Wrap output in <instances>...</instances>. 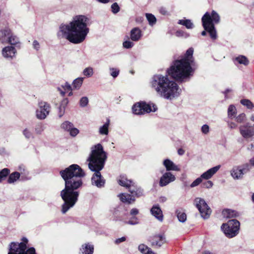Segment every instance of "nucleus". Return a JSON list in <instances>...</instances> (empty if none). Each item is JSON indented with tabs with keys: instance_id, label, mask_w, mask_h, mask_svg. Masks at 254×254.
<instances>
[{
	"instance_id": "obj_1",
	"label": "nucleus",
	"mask_w": 254,
	"mask_h": 254,
	"mask_svg": "<svg viewBox=\"0 0 254 254\" xmlns=\"http://www.w3.org/2000/svg\"><path fill=\"white\" fill-rule=\"evenodd\" d=\"M193 53V49L190 48L182 59L173 62L172 65L167 69L165 75L158 74L153 76L151 82L152 87L161 96L171 99L179 96L178 84L171 80L168 75L177 82L188 81L194 72L192 67L195 65Z\"/></svg>"
},
{
	"instance_id": "obj_2",
	"label": "nucleus",
	"mask_w": 254,
	"mask_h": 254,
	"mask_svg": "<svg viewBox=\"0 0 254 254\" xmlns=\"http://www.w3.org/2000/svg\"><path fill=\"white\" fill-rule=\"evenodd\" d=\"M60 174L64 181V188L61 191V196L64 201L62 211L66 213L72 207L78 200V189L83 185L82 178L85 176L83 170L77 164H72L60 171Z\"/></svg>"
},
{
	"instance_id": "obj_3",
	"label": "nucleus",
	"mask_w": 254,
	"mask_h": 254,
	"mask_svg": "<svg viewBox=\"0 0 254 254\" xmlns=\"http://www.w3.org/2000/svg\"><path fill=\"white\" fill-rule=\"evenodd\" d=\"M88 18L84 15L76 16L68 24L60 27L61 31L65 38L73 44L82 42L89 32L87 22Z\"/></svg>"
},
{
	"instance_id": "obj_4",
	"label": "nucleus",
	"mask_w": 254,
	"mask_h": 254,
	"mask_svg": "<svg viewBox=\"0 0 254 254\" xmlns=\"http://www.w3.org/2000/svg\"><path fill=\"white\" fill-rule=\"evenodd\" d=\"M106 158V153L104 151L102 145L98 143L92 147L91 152L87 159V161L89 162V169L95 172L91 178L92 184L98 188L104 187L105 184V180L101 175L100 171L104 167Z\"/></svg>"
},
{
	"instance_id": "obj_5",
	"label": "nucleus",
	"mask_w": 254,
	"mask_h": 254,
	"mask_svg": "<svg viewBox=\"0 0 254 254\" xmlns=\"http://www.w3.org/2000/svg\"><path fill=\"white\" fill-rule=\"evenodd\" d=\"M220 19L219 14L215 10H212L211 13L206 12L201 18L202 24L204 29L202 31L201 35L205 36L207 32L212 40H216L217 35L215 24H218L220 22Z\"/></svg>"
},
{
	"instance_id": "obj_6",
	"label": "nucleus",
	"mask_w": 254,
	"mask_h": 254,
	"mask_svg": "<svg viewBox=\"0 0 254 254\" xmlns=\"http://www.w3.org/2000/svg\"><path fill=\"white\" fill-rule=\"evenodd\" d=\"M128 191L130 193H122L118 195L121 201L128 204L134 203L135 201V198L145 195L144 190L134 183L129 188Z\"/></svg>"
},
{
	"instance_id": "obj_7",
	"label": "nucleus",
	"mask_w": 254,
	"mask_h": 254,
	"mask_svg": "<svg viewBox=\"0 0 254 254\" xmlns=\"http://www.w3.org/2000/svg\"><path fill=\"white\" fill-rule=\"evenodd\" d=\"M21 242H11L9 245V252L7 254H36L33 247L27 249L28 239L25 237L21 239Z\"/></svg>"
},
{
	"instance_id": "obj_8",
	"label": "nucleus",
	"mask_w": 254,
	"mask_h": 254,
	"mask_svg": "<svg viewBox=\"0 0 254 254\" xmlns=\"http://www.w3.org/2000/svg\"><path fill=\"white\" fill-rule=\"evenodd\" d=\"M240 223L236 219L229 220L226 223L221 226L225 236L228 238H232L236 236L239 233Z\"/></svg>"
},
{
	"instance_id": "obj_9",
	"label": "nucleus",
	"mask_w": 254,
	"mask_h": 254,
	"mask_svg": "<svg viewBox=\"0 0 254 254\" xmlns=\"http://www.w3.org/2000/svg\"><path fill=\"white\" fill-rule=\"evenodd\" d=\"M132 110L134 114L143 115L151 112H156L157 110V107L154 103H147L145 101H140L133 105Z\"/></svg>"
},
{
	"instance_id": "obj_10",
	"label": "nucleus",
	"mask_w": 254,
	"mask_h": 254,
	"mask_svg": "<svg viewBox=\"0 0 254 254\" xmlns=\"http://www.w3.org/2000/svg\"><path fill=\"white\" fill-rule=\"evenodd\" d=\"M195 201L196 202V207L198 209L202 217L204 219L209 218L211 210L205 200L202 198H196L195 199Z\"/></svg>"
},
{
	"instance_id": "obj_11",
	"label": "nucleus",
	"mask_w": 254,
	"mask_h": 254,
	"mask_svg": "<svg viewBox=\"0 0 254 254\" xmlns=\"http://www.w3.org/2000/svg\"><path fill=\"white\" fill-rule=\"evenodd\" d=\"M151 246L155 248H159L167 243L165 235L163 233L154 234L149 238Z\"/></svg>"
},
{
	"instance_id": "obj_12",
	"label": "nucleus",
	"mask_w": 254,
	"mask_h": 254,
	"mask_svg": "<svg viewBox=\"0 0 254 254\" xmlns=\"http://www.w3.org/2000/svg\"><path fill=\"white\" fill-rule=\"evenodd\" d=\"M51 106L47 102L41 101L39 103V109L36 111V117L40 120L45 119L49 115Z\"/></svg>"
},
{
	"instance_id": "obj_13",
	"label": "nucleus",
	"mask_w": 254,
	"mask_h": 254,
	"mask_svg": "<svg viewBox=\"0 0 254 254\" xmlns=\"http://www.w3.org/2000/svg\"><path fill=\"white\" fill-rule=\"evenodd\" d=\"M239 130L241 135L245 139L251 138L254 136V125L251 126L247 123L239 127Z\"/></svg>"
},
{
	"instance_id": "obj_14",
	"label": "nucleus",
	"mask_w": 254,
	"mask_h": 254,
	"mask_svg": "<svg viewBox=\"0 0 254 254\" xmlns=\"http://www.w3.org/2000/svg\"><path fill=\"white\" fill-rule=\"evenodd\" d=\"M244 168H241L240 167H234L231 171V174L234 179H240L242 178L244 175V171L246 170L249 171V165L246 163L243 165Z\"/></svg>"
},
{
	"instance_id": "obj_15",
	"label": "nucleus",
	"mask_w": 254,
	"mask_h": 254,
	"mask_svg": "<svg viewBox=\"0 0 254 254\" xmlns=\"http://www.w3.org/2000/svg\"><path fill=\"white\" fill-rule=\"evenodd\" d=\"M175 176L170 172L164 173L161 177L159 181V185L161 187L166 186L170 183L175 180Z\"/></svg>"
},
{
	"instance_id": "obj_16",
	"label": "nucleus",
	"mask_w": 254,
	"mask_h": 254,
	"mask_svg": "<svg viewBox=\"0 0 254 254\" xmlns=\"http://www.w3.org/2000/svg\"><path fill=\"white\" fill-rule=\"evenodd\" d=\"M16 50L14 47L7 46L2 50L3 56L5 58H11L15 57Z\"/></svg>"
},
{
	"instance_id": "obj_17",
	"label": "nucleus",
	"mask_w": 254,
	"mask_h": 254,
	"mask_svg": "<svg viewBox=\"0 0 254 254\" xmlns=\"http://www.w3.org/2000/svg\"><path fill=\"white\" fill-rule=\"evenodd\" d=\"M150 211L151 214L159 221L163 220V215L162 211L158 205H153L151 208Z\"/></svg>"
},
{
	"instance_id": "obj_18",
	"label": "nucleus",
	"mask_w": 254,
	"mask_h": 254,
	"mask_svg": "<svg viewBox=\"0 0 254 254\" xmlns=\"http://www.w3.org/2000/svg\"><path fill=\"white\" fill-rule=\"evenodd\" d=\"M219 165L216 166L203 173L200 176L202 179L208 180L211 178L220 169Z\"/></svg>"
},
{
	"instance_id": "obj_19",
	"label": "nucleus",
	"mask_w": 254,
	"mask_h": 254,
	"mask_svg": "<svg viewBox=\"0 0 254 254\" xmlns=\"http://www.w3.org/2000/svg\"><path fill=\"white\" fill-rule=\"evenodd\" d=\"M142 36L141 30L138 27H135L131 29L130 37L133 41H138Z\"/></svg>"
},
{
	"instance_id": "obj_20",
	"label": "nucleus",
	"mask_w": 254,
	"mask_h": 254,
	"mask_svg": "<svg viewBox=\"0 0 254 254\" xmlns=\"http://www.w3.org/2000/svg\"><path fill=\"white\" fill-rule=\"evenodd\" d=\"M163 165L165 167L166 170L169 171H179V168L172 161L167 159L163 162Z\"/></svg>"
},
{
	"instance_id": "obj_21",
	"label": "nucleus",
	"mask_w": 254,
	"mask_h": 254,
	"mask_svg": "<svg viewBox=\"0 0 254 254\" xmlns=\"http://www.w3.org/2000/svg\"><path fill=\"white\" fill-rule=\"evenodd\" d=\"M11 33V30L8 28L0 30V41L2 43H6L7 38L10 36Z\"/></svg>"
},
{
	"instance_id": "obj_22",
	"label": "nucleus",
	"mask_w": 254,
	"mask_h": 254,
	"mask_svg": "<svg viewBox=\"0 0 254 254\" xmlns=\"http://www.w3.org/2000/svg\"><path fill=\"white\" fill-rule=\"evenodd\" d=\"M133 183L131 180H128L126 177L122 176H120V178L118 180V184L120 186L126 187L128 190Z\"/></svg>"
},
{
	"instance_id": "obj_23",
	"label": "nucleus",
	"mask_w": 254,
	"mask_h": 254,
	"mask_svg": "<svg viewBox=\"0 0 254 254\" xmlns=\"http://www.w3.org/2000/svg\"><path fill=\"white\" fill-rule=\"evenodd\" d=\"M80 250L82 254H93L94 246L89 244H85L82 245Z\"/></svg>"
},
{
	"instance_id": "obj_24",
	"label": "nucleus",
	"mask_w": 254,
	"mask_h": 254,
	"mask_svg": "<svg viewBox=\"0 0 254 254\" xmlns=\"http://www.w3.org/2000/svg\"><path fill=\"white\" fill-rule=\"evenodd\" d=\"M223 215L227 218H235L239 216V213L234 210L226 209L222 211Z\"/></svg>"
},
{
	"instance_id": "obj_25",
	"label": "nucleus",
	"mask_w": 254,
	"mask_h": 254,
	"mask_svg": "<svg viewBox=\"0 0 254 254\" xmlns=\"http://www.w3.org/2000/svg\"><path fill=\"white\" fill-rule=\"evenodd\" d=\"M234 62H237L239 64H243L245 66L248 65L249 64V61L248 58L243 55H240L236 57L234 60Z\"/></svg>"
},
{
	"instance_id": "obj_26",
	"label": "nucleus",
	"mask_w": 254,
	"mask_h": 254,
	"mask_svg": "<svg viewBox=\"0 0 254 254\" xmlns=\"http://www.w3.org/2000/svg\"><path fill=\"white\" fill-rule=\"evenodd\" d=\"M110 119L107 118L106 123L99 128V133L102 135H107L109 132Z\"/></svg>"
},
{
	"instance_id": "obj_27",
	"label": "nucleus",
	"mask_w": 254,
	"mask_h": 254,
	"mask_svg": "<svg viewBox=\"0 0 254 254\" xmlns=\"http://www.w3.org/2000/svg\"><path fill=\"white\" fill-rule=\"evenodd\" d=\"M20 174L18 172H14L11 174H9L7 179V183L12 184L20 178Z\"/></svg>"
},
{
	"instance_id": "obj_28",
	"label": "nucleus",
	"mask_w": 254,
	"mask_h": 254,
	"mask_svg": "<svg viewBox=\"0 0 254 254\" xmlns=\"http://www.w3.org/2000/svg\"><path fill=\"white\" fill-rule=\"evenodd\" d=\"M178 23L185 26L187 29H192L193 27V24L190 19H181L178 21Z\"/></svg>"
},
{
	"instance_id": "obj_29",
	"label": "nucleus",
	"mask_w": 254,
	"mask_h": 254,
	"mask_svg": "<svg viewBox=\"0 0 254 254\" xmlns=\"http://www.w3.org/2000/svg\"><path fill=\"white\" fill-rule=\"evenodd\" d=\"M10 170L8 168H4L0 171V183L5 180L10 174Z\"/></svg>"
},
{
	"instance_id": "obj_30",
	"label": "nucleus",
	"mask_w": 254,
	"mask_h": 254,
	"mask_svg": "<svg viewBox=\"0 0 254 254\" xmlns=\"http://www.w3.org/2000/svg\"><path fill=\"white\" fill-rule=\"evenodd\" d=\"M237 111L235 106L233 105H231L229 106L228 109V116L231 119L234 118L236 115Z\"/></svg>"
},
{
	"instance_id": "obj_31",
	"label": "nucleus",
	"mask_w": 254,
	"mask_h": 254,
	"mask_svg": "<svg viewBox=\"0 0 254 254\" xmlns=\"http://www.w3.org/2000/svg\"><path fill=\"white\" fill-rule=\"evenodd\" d=\"M6 43L11 45H15L19 43L18 38L16 36L12 35L11 33L10 36L7 38Z\"/></svg>"
},
{
	"instance_id": "obj_32",
	"label": "nucleus",
	"mask_w": 254,
	"mask_h": 254,
	"mask_svg": "<svg viewBox=\"0 0 254 254\" xmlns=\"http://www.w3.org/2000/svg\"><path fill=\"white\" fill-rule=\"evenodd\" d=\"M83 79L82 77H78L74 80L72 83L73 89H78L82 84Z\"/></svg>"
},
{
	"instance_id": "obj_33",
	"label": "nucleus",
	"mask_w": 254,
	"mask_h": 254,
	"mask_svg": "<svg viewBox=\"0 0 254 254\" xmlns=\"http://www.w3.org/2000/svg\"><path fill=\"white\" fill-rule=\"evenodd\" d=\"M146 18L150 25L153 26L156 23V18L151 13H146Z\"/></svg>"
},
{
	"instance_id": "obj_34",
	"label": "nucleus",
	"mask_w": 254,
	"mask_h": 254,
	"mask_svg": "<svg viewBox=\"0 0 254 254\" xmlns=\"http://www.w3.org/2000/svg\"><path fill=\"white\" fill-rule=\"evenodd\" d=\"M176 214L179 221L181 222H184L186 221L187 219V215L185 212L177 210L176 211Z\"/></svg>"
},
{
	"instance_id": "obj_35",
	"label": "nucleus",
	"mask_w": 254,
	"mask_h": 254,
	"mask_svg": "<svg viewBox=\"0 0 254 254\" xmlns=\"http://www.w3.org/2000/svg\"><path fill=\"white\" fill-rule=\"evenodd\" d=\"M240 103L243 106L247 107L248 109H252L254 107L253 103L249 99H242Z\"/></svg>"
},
{
	"instance_id": "obj_36",
	"label": "nucleus",
	"mask_w": 254,
	"mask_h": 254,
	"mask_svg": "<svg viewBox=\"0 0 254 254\" xmlns=\"http://www.w3.org/2000/svg\"><path fill=\"white\" fill-rule=\"evenodd\" d=\"M72 127L73 124L68 121L64 122L61 125V127L62 128L68 131L70 129H71V127Z\"/></svg>"
},
{
	"instance_id": "obj_37",
	"label": "nucleus",
	"mask_w": 254,
	"mask_h": 254,
	"mask_svg": "<svg viewBox=\"0 0 254 254\" xmlns=\"http://www.w3.org/2000/svg\"><path fill=\"white\" fill-rule=\"evenodd\" d=\"M111 11L114 14H116L120 10V7L117 2H114L111 5Z\"/></svg>"
},
{
	"instance_id": "obj_38",
	"label": "nucleus",
	"mask_w": 254,
	"mask_h": 254,
	"mask_svg": "<svg viewBox=\"0 0 254 254\" xmlns=\"http://www.w3.org/2000/svg\"><path fill=\"white\" fill-rule=\"evenodd\" d=\"M246 114L242 113L236 117V121L238 123H242L246 119Z\"/></svg>"
},
{
	"instance_id": "obj_39",
	"label": "nucleus",
	"mask_w": 254,
	"mask_h": 254,
	"mask_svg": "<svg viewBox=\"0 0 254 254\" xmlns=\"http://www.w3.org/2000/svg\"><path fill=\"white\" fill-rule=\"evenodd\" d=\"M213 183L211 181H205L202 183L201 187L203 188L209 189L212 187Z\"/></svg>"
},
{
	"instance_id": "obj_40",
	"label": "nucleus",
	"mask_w": 254,
	"mask_h": 254,
	"mask_svg": "<svg viewBox=\"0 0 254 254\" xmlns=\"http://www.w3.org/2000/svg\"><path fill=\"white\" fill-rule=\"evenodd\" d=\"M88 99L86 97H82L80 100V105L81 107H84L87 105Z\"/></svg>"
},
{
	"instance_id": "obj_41",
	"label": "nucleus",
	"mask_w": 254,
	"mask_h": 254,
	"mask_svg": "<svg viewBox=\"0 0 254 254\" xmlns=\"http://www.w3.org/2000/svg\"><path fill=\"white\" fill-rule=\"evenodd\" d=\"M202 181V179L201 176L199 178H197L190 185L191 188L196 187L199 185Z\"/></svg>"
},
{
	"instance_id": "obj_42",
	"label": "nucleus",
	"mask_w": 254,
	"mask_h": 254,
	"mask_svg": "<svg viewBox=\"0 0 254 254\" xmlns=\"http://www.w3.org/2000/svg\"><path fill=\"white\" fill-rule=\"evenodd\" d=\"M83 74L87 76H91L93 74V69L91 67L86 68L83 70Z\"/></svg>"
},
{
	"instance_id": "obj_43",
	"label": "nucleus",
	"mask_w": 254,
	"mask_h": 254,
	"mask_svg": "<svg viewBox=\"0 0 254 254\" xmlns=\"http://www.w3.org/2000/svg\"><path fill=\"white\" fill-rule=\"evenodd\" d=\"M123 46L126 49H129L133 47V43L129 40H127L123 42Z\"/></svg>"
},
{
	"instance_id": "obj_44",
	"label": "nucleus",
	"mask_w": 254,
	"mask_h": 254,
	"mask_svg": "<svg viewBox=\"0 0 254 254\" xmlns=\"http://www.w3.org/2000/svg\"><path fill=\"white\" fill-rule=\"evenodd\" d=\"M68 131L70 135L73 137L75 136L79 133V130L76 128L73 127H71V129Z\"/></svg>"
},
{
	"instance_id": "obj_45",
	"label": "nucleus",
	"mask_w": 254,
	"mask_h": 254,
	"mask_svg": "<svg viewBox=\"0 0 254 254\" xmlns=\"http://www.w3.org/2000/svg\"><path fill=\"white\" fill-rule=\"evenodd\" d=\"M127 223L130 225L137 224L138 223V218L135 216H133L129 220Z\"/></svg>"
},
{
	"instance_id": "obj_46",
	"label": "nucleus",
	"mask_w": 254,
	"mask_h": 254,
	"mask_svg": "<svg viewBox=\"0 0 254 254\" xmlns=\"http://www.w3.org/2000/svg\"><path fill=\"white\" fill-rule=\"evenodd\" d=\"M111 70H112L111 74L114 78H115L118 76L120 72L119 69L112 68L111 69Z\"/></svg>"
},
{
	"instance_id": "obj_47",
	"label": "nucleus",
	"mask_w": 254,
	"mask_h": 254,
	"mask_svg": "<svg viewBox=\"0 0 254 254\" xmlns=\"http://www.w3.org/2000/svg\"><path fill=\"white\" fill-rule=\"evenodd\" d=\"M175 35L177 37H186L188 34L183 30H178L176 31Z\"/></svg>"
},
{
	"instance_id": "obj_48",
	"label": "nucleus",
	"mask_w": 254,
	"mask_h": 254,
	"mask_svg": "<svg viewBox=\"0 0 254 254\" xmlns=\"http://www.w3.org/2000/svg\"><path fill=\"white\" fill-rule=\"evenodd\" d=\"M23 133L27 138H30L32 136V133L27 128H25L23 130Z\"/></svg>"
},
{
	"instance_id": "obj_49",
	"label": "nucleus",
	"mask_w": 254,
	"mask_h": 254,
	"mask_svg": "<svg viewBox=\"0 0 254 254\" xmlns=\"http://www.w3.org/2000/svg\"><path fill=\"white\" fill-rule=\"evenodd\" d=\"M148 249V247L144 244L140 245L138 246V250L143 254H146V251Z\"/></svg>"
},
{
	"instance_id": "obj_50",
	"label": "nucleus",
	"mask_w": 254,
	"mask_h": 254,
	"mask_svg": "<svg viewBox=\"0 0 254 254\" xmlns=\"http://www.w3.org/2000/svg\"><path fill=\"white\" fill-rule=\"evenodd\" d=\"M62 87L64 91H69L72 90L71 85L67 82L65 83L64 85H62Z\"/></svg>"
},
{
	"instance_id": "obj_51",
	"label": "nucleus",
	"mask_w": 254,
	"mask_h": 254,
	"mask_svg": "<svg viewBox=\"0 0 254 254\" xmlns=\"http://www.w3.org/2000/svg\"><path fill=\"white\" fill-rule=\"evenodd\" d=\"M65 109V108L63 106H60L59 107V116L60 118H61L64 115Z\"/></svg>"
},
{
	"instance_id": "obj_52",
	"label": "nucleus",
	"mask_w": 254,
	"mask_h": 254,
	"mask_svg": "<svg viewBox=\"0 0 254 254\" xmlns=\"http://www.w3.org/2000/svg\"><path fill=\"white\" fill-rule=\"evenodd\" d=\"M209 126L207 125H204L201 127V131L204 134L207 133L209 132Z\"/></svg>"
},
{
	"instance_id": "obj_53",
	"label": "nucleus",
	"mask_w": 254,
	"mask_h": 254,
	"mask_svg": "<svg viewBox=\"0 0 254 254\" xmlns=\"http://www.w3.org/2000/svg\"><path fill=\"white\" fill-rule=\"evenodd\" d=\"M68 100L67 98H64L61 102V104H60V106H63V107H64V108L66 107V106H67V105L68 104Z\"/></svg>"
},
{
	"instance_id": "obj_54",
	"label": "nucleus",
	"mask_w": 254,
	"mask_h": 254,
	"mask_svg": "<svg viewBox=\"0 0 254 254\" xmlns=\"http://www.w3.org/2000/svg\"><path fill=\"white\" fill-rule=\"evenodd\" d=\"M138 210L135 208H132L130 211V214L133 216L138 214Z\"/></svg>"
},
{
	"instance_id": "obj_55",
	"label": "nucleus",
	"mask_w": 254,
	"mask_h": 254,
	"mask_svg": "<svg viewBox=\"0 0 254 254\" xmlns=\"http://www.w3.org/2000/svg\"><path fill=\"white\" fill-rule=\"evenodd\" d=\"M126 240V238L125 237H122L121 238L117 239L115 241V243L116 244H119L122 242H123Z\"/></svg>"
},
{
	"instance_id": "obj_56",
	"label": "nucleus",
	"mask_w": 254,
	"mask_h": 254,
	"mask_svg": "<svg viewBox=\"0 0 254 254\" xmlns=\"http://www.w3.org/2000/svg\"><path fill=\"white\" fill-rule=\"evenodd\" d=\"M33 46L34 49H35L37 50H38L40 48V45L39 42L36 41L34 40L33 43Z\"/></svg>"
},
{
	"instance_id": "obj_57",
	"label": "nucleus",
	"mask_w": 254,
	"mask_h": 254,
	"mask_svg": "<svg viewBox=\"0 0 254 254\" xmlns=\"http://www.w3.org/2000/svg\"><path fill=\"white\" fill-rule=\"evenodd\" d=\"M160 13L163 15H167L168 14V11L166 10V8L162 7L159 9Z\"/></svg>"
},
{
	"instance_id": "obj_58",
	"label": "nucleus",
	"mask_w": 254,
	"mask_h": 254,
	"mask_svg": "<svg viewBox=\"0 0 254 254\" xmlns=\"http://www.w3.org/2000/svg\"><path fill=\"white\" fill-rule=\"evenodd\" d=\"M229 126L231 128H235L237 127V125L235 123L233 122H231L229 124Z\"/></svg>"
},
{
	"instance_id": "obj_59",
	"label": "nucleus",
	"mask_w": 254,
	"mask_h": 254,
	"mask_svg": "<svg viewBox=\"0 0 254 254\" xmlns=\"http://www.w3.org/2000/svg\"><path fill=\"white\" fill-rule=\"evenodd\" d=\"M185 152V150L182 148H179L178 150V153L180 155H183V154H184Z\"/></svg>"
},
{
	"instance_id": "obj_60",
	"label": "nucleus",
	"mask_w": 254,
	"mask_h": 254,
	"mask_svg": "<svg viewBox=\"0 0 254 254\" xmlns=\"http://www.w3.org/2000/svg\"><path fill=\"white\" fill-rule=\"evenodd\" d=\"M58 91H59L60 92V93L63 97H64L65 96V91L62 90L60 87L58 88Z\"/></svg>"
},
{
	"instance_id": "obj_61",
	"label": "nucleus",
	"mask_w": 254,
	"mask_h": 254,
	"mask_svg": "<svg viewBox=\"0 0 254 254\" xmlns=\"http://www.w3.org/2000/svg\"><path fill=\"white\" fill-rule=\"evenodd\" d=\"M98 2L102 3H107L110 1V0H97Z\"/></svg>"
},
{
	"instance_id": "obj_62",
	"label": "nucleus",
	"mask_w": 254,
	"mask_h": 254,
	"mask_svg": "<svg viewBox=\"0 0 254 254\" xmlns=\"http://www.w3.org/2000/svg\"><path fill=\"white\" fill-rule=\"evenodd\" d=\"M250 162L252 166H254V157L250 159Z\"/></svg>"
},
{
	"instance_id": "obj_63",
	"label": "nucleus",
	"mask_w": 254,
	"mask_h": 254,
	"mask_svg": "<svg viewBox=\"0 0 254 254\" xmlns=\"http://www.w3.org/2000/svg\"><path fill=\"white\" fill-rule=\"evenodd\" d=\"M145 254H156L154 253H153L152 251H150L148 250L147 252V253Z\"/></svg>"
},
{
	"instance_id": "obj_64",
	"label": "nucleus",
	"mask_w": 254,
	"mask_h": 254,
	"mask_svg": "<svg viewBox=\"0 0 254 254\" xmlns=\"http://www.w3.org/2000/svg\"><path fill=\"white\" fill-rule=\"evenodd\" d=\"M250 119L251 121L254 122V115H252V116L250 118Z\"/></svg>"
}]
</instances>
